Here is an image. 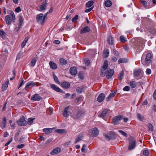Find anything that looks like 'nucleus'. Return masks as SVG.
<instances>
[{"label": "nucleus", "mask_w": 156, "mask_h": 156, "mask_svg": "<svg viewBox=\"0 0 156 156\" xmlns=\"http://www.w3.org/2000/svg\"><path fill=\"white\" fill-rule=\"evenodd\" d=\"M129 145L128 150L131 151L135 148L136 146V142L134 139L132 137L130 136L128 139Z\"/></svg>", "instance_id": "nucleus-2"}, {"label": "nucleus", "mask_w": 156, "mask_h": 156, "mask_svg": "<svg viewBox=\"0 0 156 156\" xmlns=\"http://www.w3.org/2000/svg\"><path fill=\"white\" fill-rule=\"evenodd\" d=\"M9 82L8 81L6 82L5 83L3 84L2 86V89L3 91L5 90L9 85Z\"/></svg>", "instance_id": "nucleus-25"}, {"label": "nucleus", "mask_w": 156, "mask_h": 156, "mask_svg": "<svg viewBox=\"0 0 156 156\" xmlns=\"http://www.w3.org/2000/svg\"><path fill=\"white\" fill-rule=\"evenodd\" d=\"M124 73L123 71H121L119 74L118 78L120 80H122L123 77Z\"/></svg>", "instance_id": "nucleus-44"}, {"label": "nucleus", "mask_w": 156, "mask_h": 156, "mask_svg": "<svg viewBox=\"0 0 156 156\" xmlns=\"http://www.w3.org/2000/svg\"><path fill=\"white\" fill-rule=\"evenodd\" d=\"M23 18L21 16H20L19 17V23L20 25H22L23 23Z\"/></svg>", "instance_id": "nucleus-60"}, {"label": "nucleus", "mask_w": 156, "mask_h": 156, "mask_svg": "<svg viewBox=\"0 0 156 156\" xmlns=\"http://www.w3.org/2000/svg\"><path fill=\"white\" fill-rule=\"evenodd\" d=\"M20 81L18 89L20 87L25 83V82L23 78L21 79Z\"/></svg>", "instance_id": "nucleus-51"}, {"label": "nucleus", "mask_w": 156, "mask_h": 156, "mask_svg": "<svg viewBox=\"0 0 156 156\" xmlns=\"http://www.w3.org/2000/svg\"><path fill=\"white\" fill-rule=\"evenodd\" d=\"M152 56L150 53L144 52L143 54L141 60L142 62L144 61V65L148 66L151 62Z\"/></svg>", "instance_id": "nucleus-1"}, {"label": "nucleus", "mask_w": 156, "mask_h": 156, "mask_svg": "<svg viewBox=\"0 0 156 156\" xmlns=\"http://www.w3.org/2000/svg\"><path fill=\"white\" fill-rule=\"evenodd\" d=\"M70 72L72 75H75L77 72L76 68L75 67H71L70 69Z\"/></svg>", "instance_id": "nucleus-19"}, {"label": "nucleus", "mask_w": 156, "mask_h": 156, "mask_svg": "<svg viewBox=\"0 0 156 156\" xmlns=\"http://www.w3.org/2000/svg\"><path fill=\"white\" fill-rule=\"evenodd\" d=\"M37 22L41 24H43L45 22V20L43 18V14H40L37 15L36 17Z\"/></svg>", "instance_id": "nucleus-5"}, {"label": "nucleus", "mask_w": 156, "mask_h": 156, "mask_svg": "<svg viewBox=\"0 0 156 156\" xmlns=\"http://www.w3.org/2000/svg\"><path fill=\"white\" fill-rule=\"evenodd\" d=\"M115 94L116 93L115 92H112L111 93L108 97L106 98V101H109L111 98L113 97L115 95Z\"/></svg>", "instance_id": "nucleus-26"}, {"label": "nucleus", "mask_w": 156, "mask_h": 156, "mask_svg": "<svg viewBox=\"0 0 156 156\" xmlns=\"http://www.w3.org/2000/svg\"><path fill=\"white\" fill-rule=\"evenodd\" d=\"M0 35L2 38H5L6 37V34L4 31L0 30Z\"/></svg>", "instance_id": "nucleus-41"}, {"label": "nucleus", "mask_w": 156, "mask_h": 156, "mask_svg": "<svg viewBox=\"0 0 156 156\" xmlns=\"http://www.w3.org/2000/svg\"><path fill=\"white\" fill-rule=\"evenodd\" d=\"M119 132L121 133L122 135L125 137H126L127 136V134L125 132L122 130H119Z\"/></svg>", "instance_id": "nucleus-48"}, {"label": "nucleus", "mask_w": 156, "mask_h": 156, "mask_svg": "<svg viewBox=\"0 0 156 156\" xmlns=\"http://www.w3.org/2000/svg\"><path fill=\"white\" fill-rule=\"evenodd\" d=\"M41 99V97L38 94H35L31 98V100L32 101H39Z\"/></svg>", "instance_id": "nucleus-11"}, {"label": "nucleus", "mask_w": 156, "mask_h": 156, "mask_svg": "<svg viewBox=\"0 0 156 156\" xmlns=\"http://www.w3.org/2000/svg\"><path fill=\"white\" fill-rule=\"evenodd\" d=\"M71 145V142L70 141H68L66 142L64 144V146L66 147H69Z\"/></svg>", "instance_id": "nucleus-54"}, {"label": "nucleus", "mask_w": 156, "mask_h": 156, "mask_svg": "<svg viewBox=\"0 0 156 156\" xmlns=\"http://www.w3.org/2000/svg\"><path fill=\"white\" fill-rule=\"evenodd\" d=\"M133 72L135 76H137L140 74L141 70L139 69H136L134 70Z\"/></svg>", "instance_id": "nucleus-30"}, {"label": "nucleus", "mask_w": 156, "mask_h": 156, "mask_svg": "<svg viewBox=\"0 0 156 156\" xmlns=\"http://www.w3.org/2000/svg\"><path fill=\"white\" fill-rule=\"evenodd\" d=\"M143 154L146 156H147L148 155L149 152L147 150H144L143 151Z\"/></svg>", "instance_id": "nucleus-59"}, {"label": "nucleus", "mask_w": 156, "mask_h": 156, "mask_svg": "<svg viewBox=\"0 0 156 156\" xmlns=\"http://www.w3.org/2000/svg\"><path fill=\"white\" fill-rule=\"evenodd\" d=\"M53 129L54 128H45L43 129V131L45 134L48 135L52 132Z\"/></svg>", "instance_id": "nucleus-13"}, {"label": "nucleus", "mask_w": 156, "mask_h": 156, "mask_svg": "<svg viewBox=\"0 0 156 156\" xmlns=\"http://www.w3.org/2000/svg\"><path fill=\"white\" fill-rule=\"evenodd\" d=\"M89 134L91 137L97 136L99 134V130L98 129L95 127L90 129L88 132Z\"/></svg>", "instance_id": "nucleus-4"}, {"label": "nucleus", "mask_w": 156, "mask_h": 156, "mask_svg": "<svg viewBox=\"0 0 156 156\" xmlns=\"http://www.w3.org/2000/svg\"><path fill=\"white\" fill-rule=\"evenodd\" d=\"M18 125L20 126H25L27 124V122L26 121L24 116L22 117L19 120L17 121Z\"/></svg>", "instance_id": "nucleus-6"}, {"label": "nucleus", "mask_w": 156, "mask_h": 156, "mask_svg": "<svg viewBox=\"0 0 156 156\" xmlns=\"http://www.w3.org/2000/svg\"><path fill=\"white\" fill-rule=\"evenodd\" d=\"M114 73V72L113 69H110L108 70L106 73V78L108 79H109L112 78Z\"/></svg>", "instance_id": "nucleus-10"}, {"label": "nucleus", "mask_w": 156, "mask_h": 156, "mask_svg": "<svg viewBox=\"0 0 156 156\" xmlns=\"http://www.w3.org/2000/svg\"><path fill=\"white\" fill-rule=\"evenodd\" d=\"M82 99V97H79L77 98H76L75 101L76 103H77L79 101H80Z\"/></svg>", "instance_id": "nucleus-61"}, {"label": "nucleus", "mask_w": 156, "mask_h": 156, "mask_svg": "<svg viewBox=\"0 0 156 156\" xmlns=\"http://www.w3.org/2000/svg\"><path fill=\"white\" fill-rule=\"evenodd\" d=\"M79 78L80 79H83V74L82 73H79L78 74Z\"/></svg>", "instance_id": "nucleus-62"}, {"label": "nucleus", "mask_w": 156, "mask_h": 156, "mask_svg": "<svg viewBox=\"0 0 156 156\" xmlns=\"http://www.w3.org/2000/svg\"><path fill=\"white\" fill-rule=\"evenodd\" d=\"M122 119V116L118 115L113 118L112 123L114 125H116L118 123L119 121Z\"/></svg>", "instance_id": "nucleus-8"}, {"label": "nucleus", "mask_w": 156, "mask_h": 156, "mask_svg": "<svg viewBox=\"0 0 156 156\" xmlns=\"http://www.w3.org/2000/svg\"><path fill=\"white\" fill-rule=\"evenodd\" d=\"M29 38L28 37H26L23 41L22 42L21 45V47L22 48H23L25 46L27 43L28 41V40Z\"/></svg>", "instance_id": "nucleus-31"}, {"label": "nucleus", "mask_w": 156, "mask_h": 156, "mask_svg": "<svg viewBox=\"0 0 156 156\" xmlns=\"http://www.w3.org/2000/svg\"><path fill=\"white\" fill-rule=\"evenodd\" d=\"M35 85V83L33 81H30L28 82L26 84V85L25 87V89L26 90H27L29 87L31 86L32 87H34Z\"/></svg>", "instance_id": "nucleus-17"}, {"label": "nucleus", "mask_w": 156, "mask_h": 156, "mask_svg": "<svg viewBox=\"0 0 156 156\" xmlns=\"http://www.w3.org/2000/svg\"><path fill=\"white\" fill-rule=\"evenodd\" d=\"M54 79L56 83L59 82L58 77L55 75H54Z\"/></svg>", "instance_id": "nucleus-63"}, {"label": "nucleus", "mask_w": 156, "mask_h": 156, "mask_svg": "<svg viewBox=\"0 0 156 156\" xmlns=\"http://www.w3.org/2000/svg\"><path fill=\"white\" fill-rule=\"evenodd\" d=\"M83 137V136L82 134L81 135H80L75 140V143L76 144L78 142H79L80 140H82V139Z\"/></svg>", "instance_id": "nucleus-39"}, {"label": "nucleus", "mask_w": 156, "mask_h": 156, "mask_svg": "<svg viewBox=\"0 0 156 156\" xmlns=\"http://www.w3.org/2000/svg\"><path fill=\"white\" fill-rule=\"evenodd\" d=\"M106 74V71L104 69H101L100 75L102 76H104Z\"/></svg>", "instance_id": "nucleus-47"}, {"label": "nucleus", "mask_w": 156, "mask_h": 156, "mask_svg": "<svg viewBox=\"0 0 156 156\" xmlns=\"http://www.w3.org/2000/svg\"><path fill=\"white\" fill-rule=\"evenodd\" d=\"M35 119V118H29L28 119V124L30 125H31L33 123L34 120Z\"/></svg>", "instance_id": "nucleus-46"}, {"label": "nucleus", "mask_w": 156, "mask_h": 156, "mask_svg": "<svg viewBox=\"0 0 156 156\" xmlns=\"http://www.w3.org/2000/svg\"><path fill=\"white\" fill-rule=\"evenodd\" d=\"M104 4L106 7H109L112 5V2L110 0H107L105 2Z\"/></svg>", "instance_id": "nucleus-24"}, {"label": "nucleus", "mask_w": 156, "mask_h": 156, "mask_svg": "<svg viewBox=\"0 0 156 156\" xmlns=\"http://www.w3.org/2000/svg\"><path fill=\"white\" fill-rule=\"evenodd\" d=\"M120 40L122 43H124L127 41L126 37L123 35H121L120 37Z\"/></svg>", "instance_id": "nucleus-35"}, {"label": "nucleus", "mask_w": 156, "mask_h": 156, "mask_svg": "<svg viewBox=\"0 0 156 156\" xmlns=\"http://www.w3.org/2000/svg\"><path fill=\"white\" fill-rule=\"evenodd\" d=\"M93 3L94 2L93 1L91 0L89 1L86 4V6L87 7L90 8L93 5Z\"/></svg>", "instance_id": "nucleus-36"}, {"label": "nucleus", "mask_w": 156, "mask_h": 156, "mask_svg": "<svg viewBox=\"0 0 156 156\" xmlns=\"http://www.w3.org/2000/svg\"><path fill=\"white\" fill-rule=\"evenodd\" d=\"M90 30L89 27L88 26H86L82 30H81L80 31V33L81 34L85 33L90 31Z\"/></svg>", "instance_id": "nucleus-21"}, {"label": "nucleus", "mask_w": 156, "mask_h": 156, "mask_svg": "<svg viewBox=\"0 0 156 156\" xmlns=\"http://www.w3.org/2000/svg\"><path fill=\"white\" fill-rule=\"evenodd\" d=\"M115 134V132H114L110 131L109 134H104V135L107 140H109L112 139Z\"/></svg>", "instance_id": "nucleus-9"}, {"label": "nucleus", "mask_w": 156, "mask_h": 156, "mask_svg": "<svg viewBox=\"0 0 156 156\" xmlns=\"http://www.w3.org/2000/svg\"><path fill=\"white\" fill-rule=\"evenodd\" d=\"M61 151V149L60 148L56 147L51 152L50 154L51 155H54L59 153Z\"/></svg>", "instance_id": "nucleus-15"}, {"label": "nucleus", "mask_w": 156, "mask_h": 156, "mask_svg": "<svg viewBox=\"0 0 156 156\" xmlns=\"http://www.w3.org/2000/svg\"><path fill=\"white\" fill-rule=\"evenodd\" d=\"M22 53L21 52H20L18 53V54L16 58V60H17L20 58L21 57L22 55Z\"/></svg>", "instance_id": "nucleus-53"}, {"label": "nucleus", "mask_w": 156, "mask_h": 156, "mask_svg": "<svg viewBox=\"0 0 156 156\" xmlns=\"http://www.w3.org/2000/svg\"><path fill=\"white\" fill-rule=\"evenodd\" d=\"M62 87L64 88L67 89L70 87V84L68 82L64 81L61 83Z\"/></svg>", "instance_id": "nucleus-18"}, {"label": "nucleus", "mask_w": 156, "mask_h": 156, "mask_svg": "<svg viewBox=\"0 0 156 156\" xmlns=\"http://www.w3.org/2000/svg\"><path fill=\"white\" fill-rule=\"evenodd\" d=\"M48 2V0H45L43 1L41 5L37 7V10L40 12L44 11L47 6Z\"/></svg>", "instance_id": "nucleus-3"}, {"label": "nucleus", "mask_w": 156, "mask_h": 156, "mask_svg": "<svg viewBox=\"0 0 156 156\" xmlns=\"http://www.w3.org/2000/svg\"><path fill=\"white\" fill-rule=\"evenodd\" d=\"M146 73L148 75L150 74L151 73V70L150 69H147L146 70Z\"/></svg>", "instance_id": "nucleus-64"}, {"label": "nucleus", "mask_w": 156, "mask_h": 156, "mask_svg": "<svg viewBox=\"0 0 156 156\" xmlns=\"http://www.w3.org/2000/svg\"><path fill=\"white\" fill-rule=\"evenodd\" d=\"M85 64L86 66H87L89 65L90 64V61L88 59L86 58L85 60Z\"/></svg>", "instance_id": "nucleus-49"}, {"label": "nucleus", "mask_w": 156, "mask_h": 156, "mask_svg": "<svg viewBox=\"0 0 156 156\" xmlns=\"http://www.w3.org/2000/svg\"><path fill=\"white\" fill-rule=\"evenodd\" d=\"M3 120L1 122V127L2 129L4 128L6 126V119L5 117L3 118Z\"/></svg>", "instance_id": "nucleus-22"}, {"label": "nucleus", "mask_w": 156, "mask_h": 156, "mask_svg": "<svg viewBox=\"0 0 156 156\" xmlns=\"http://www.w3.org/2000/svg\"><path fill=\"white\" fill-rule=\"evenodd\" d=\"M129 85L130 86L131 88H133L136 87V83L135 81H131L129 83Z\"/></svg>", "instance_id": "nucleus-28"}, {"label": "nucleus", "mask_w": 156, "mask_h": 156, "mask_svg": "<svg viewBox=\"0 0 156 156\" xmlns=\"http://www.w3.org/2000/svg\"><path fill=\"white\" fill-rule=\"evenodd\" d=\"M109 55V51L108 49L104 50L103 52V55L105 58H107L108 56Z\"/></svg>", "instance_id": "nucleus-37"}, {"label": "nucleus", "mask_w": 156, "mask_h": 156, "mask_svg": "<svg viewBox=\"0 0 156 156\" xmlns=\"http://www.w3.org/2000/svg\"><path fill=\"white\" fill-rule=\"evenodd\" d=\"M15 11L16 12L19 13L21 11V9L20 7L18 6L15 9Z\"/></svg>", "instance_id": "nucleus-56"}, {"label": "nucleus", "mask_w": 156, "mask_h": 156, "mask_svg": "<svg viewBox=\"0 0 156 156\" xmlns=\"http://www.w3.org/2000/svg\"><path fill=\"white\" fill-rule=\"evenodd\" d=\"M136 117L139 120L143 121L144 120V116L142 115L139 113H137L136 115Z\"/></svg>", "instance_id": "nucleus-32"}, {"label": "nucleus", "mask_w": 156, "mask_h": 156, "mask_svg": "<svg viewBox=\"0 0 156 156\" xmlns=\"http://www.w3.org/2000/svg\"><path fill=\"white\" fill-rule=\"evenodd\" d=\"M36 62L37 60L35 58H32L30 63V66L32 67L34 66L36 64Z\"/></svg>", "instance_id": "nucleus-33"}, {"label": "nucleus", "mask_w": 156, "mask_h": 156, "mask_svg": "<svg viewBox=\"0 0 156 156\" xmlns=\"http://www.w3.org/2000/svg\"><path fill=\"white\" fill-rule=\"evenodd\" d=\"M69 106H67L64 109L63 112V115L65 117H67L69 114Z\"/></svg>", "instance_id": "nucleus-12"}, {"label": "nucleus", "mask_w": 156, "mask_h": 156, "mask_svg": "<svg viewBox=\"0 0 156 156\" xmlns=\"http://www.w3.org/2000/svg\"><path fill=\"white\" fill-rule=\"evenodd\" d=\"M24 146V145L23 144H19L17 145L16 147L17 148L21 149Z\"/></svg>", "instance_id": "nucleus-58"}, {"label": "nucleus", "mask_w": 156, "mask_h": 156, "mask_svg": "<svg viewBox=\"0 0 156 156\" xmlns=\"http://www.w3.org/2000/svg\"><path fill=\"white\" fill-rule=\"evenodd\" d=\"M5 20L7 25H9L12 23V20L9 15H7L5 16Z\"/></svg>", "instance_id": "nucleus-23"}, {"label": "nucleus", "mask_w": 156, "mask_h": 156, "mask_svg": "<svg viewBox=\"0 0 156 156\" xmlns=\"http://www.w3.org/2000/svg\"><path fill=\"white\" fill-rule=\"evenodd\" d=\"M83 88L81 87H78L77 88L76 90L77 92L81 93L83 91Z\"/></svg>", "instance_id": "nucleus-52"}, {"label": "nucleus", "mask_w": 156, "mask_h": 156, "mask_svg": "<svg viewBox=\"0 0 156 156\" xmlns=\"http://www.w3.org/2000/svg\"><path fill=\"white\" fill-rule=\"evenodd\" d=\"M108 112V109H104L102 111L101 114L99 115V116L102 118L104 117Z\"/></svg>", "instance_id": "nucleus-27"}, {"label": "nucleus", "mask_w": 156, "mask_h": 156, "mask_svg": "<svg viewBox=\"0 0 156 156\" xmlns=\"http://www.w3.org/2000/svg\"><path fill=\"white\" fill-rule=\"evenodd\" d=\"M148 129L150 131H152L153 130V127L151 123H149L148 126Z\"/></svg>", "instance_id": "nucleus-43"}, {"label": "nucleus", "mask_w": 156, "mask_h": 156, "mask_svg": "<svg viewBox=\"0 0 156 156\" xmlns=\"http://www.w3.org/2000/svg\"><path fill=\"white\" fill-rule=\"evenodd\" d=\"M108 41L110 44H113V38L111 36H109L108 37Z\"/></svg>", "instance_id": "nucleus-38"}, {"label": "nucleus", "mask_w": 156, "mask_h": 156, "mask_svg": "<svg viewBox=\"0 0 156 156\" xmlns=\"http://www.w3.org/2000/svg\"><path fill=\"white\" fill-rule=\"evenodd\" d=\"M50 86L51 88L57 92H62V90L54 84H51Z\"/></svg>", "instance_id": "nucleus-14"}, {"label": "nucleus", "mask_w": 156, "mask_h": 156, "mask_svg": "<svg viewBox=\"0 0 156 156\" xmlns=\"http://www.w3.org/2000/svg\"><path fill=\"white\" fill-rule=\"evenodd\" d=\"M118 62L119 64L122 63H126L127 62V60L125 58H122L119 60Z\"/></svg>", "instance_id": "nucleus-45"}, {"label": "nucleus", "mask_w": 156, "mask_h": 156, "mask_svg": "<svg viewBox=\"0 0 156 156\" xmlns=\"http://www.w3.org/2000/svg\"><path fill=\"white\" fill-rule=\"evenodd\" d=\"M105 97V95L103 93H101L98 96L97 101L99 102H101L103 101Z\"/></svg>", "instance_id": "nucleus-16"}, {"label": "nucleus", "mask_w": 156, "mask_h": 156, "mask_svg": "<svg viewBox=\"0 0 156 156\" xmlns=\"http://www.w3.org/2000/svg\"><path fill=\"white\" fill-rule=\"evenodd\" d=\"M82 111L74 112L72 114L71 116L74 119H79L82 116Z\"/></svg>", "instance_id": "nucleus-7"}, {"label": "nucleus", "mask_w": 156, "mask_h": 156, "mask_svg": "<svg viewBox=\"0 0 156 156\" xmlns=\"http://www.w3.org/2000/svg\"><path fill=\"white\" fill-rule=\"evenodd\" d=\"M55 131L57 133L62 134L65 132H66V130L65 129H57L55 130Z\"/></svg>", "instance_id": "nucleus-40"}, {"label": "nucleus", "mask_w": 156, "mask_h": 156, "mask_svg": "<svg viewBox=\"0 0 156 156\" xmlns=\"http://www.w3.org/2000/svg\"><path fill=\"white\" fill-rule=\"evenodd\" d=\"M130 90L129 87L128 86H126L123 88V90L124 91H129Z\"/></svg>", "instance_id": "nucleus-55"}, {"label": "nucleus", "mask_w": 156, "mask_h": 156, "mask_svg": "<svg viewBox=\"0 0 156 156\" xmlns=\"http://www.w3.org/2000/svg\"><path fill=\"white\" fill-rule=\"evenodd\" d=\"M10 14L12 16L13 22H14L16 20V18L14 13L12 11H11Z\"/></svg>", "instance_id": "nucleus-42"}, {"label": "nucleus", "mask_w": 156, "mask_h": 156, "mask_svg": "<svg viewBox=\"0 0 156 156\" xmlns=\"http://www.w3.org/2000/svg\"><path fill=\"white\" fill-rule=\"evenodd\" d=\"M108 68V62L107 60H104V64L102 66L103 69L105 70H106Z\"/></svg>", "instance_id": "nucleus-29"}, {"label": "nucleus", "mask_w": 156, "mask_h": 156, "mask_svg": "<svg viewBox=\"0 0 156 156\" xmlns=\"http://www.w3.org/2000/svg\"><path fill=\"white\" fill-rule=\"evenodd\" d=\"M78 15H76L75 17H74L72 18V21L73 22H74L77 20L78 19Z\"/></svg>", "instance_id": "nucleus-50"}, {"label": "nucleus", "mask_w": 156, "mask_h": 156, "mask_svg": "<svg viewBox=\"0 0 156 156\" xmlns=\"http://www.w3.org/2000/svg\"><path fill=\"white\" fill-rule=\"evenodd\" d=\"M49 65L51 68L53 69H55L57 68L56 64L53 61H50L49 62Z\"/></svg>", "instance_id": "nucleus-20"}, {"label": "nucleus", "mask_w": 156, "mask_h": 156, "mask_svg": "<svg viewBox=\"0 0 156 156\" xmlns=\"http://www.w3.org/2000/svg\"><path fill=\"white\" fill-rule=\"evenodd\" d=\"M59 61L62 65H65L67 63V60L63 58H60L59 60Z\"/></svg>", "instance_id": "nucleus-34"}, {"label": "nucleus", "mask_w": 156, "mask_h": 156, "mask_svg": "<svg viewBox=\"0 0 156 156\" xmlns=\"http://www.w3.org/2000/svg\"><path fill=\"white\" fill-rule=\"evenodd\" d=\"M112 52L113 54L117 56H118L119 55L118 54V52L116 51V50L115 49H113L112 50Z\"/></svg>", "instance_id": "nucleus-57"}]
</instances>
